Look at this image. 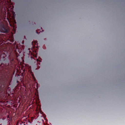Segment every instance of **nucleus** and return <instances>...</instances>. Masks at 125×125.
I'll return each instance as SVG.
<instances>
[{"mask_svg":"<svg viewBox=\"0 0 125 125\" xmlns=\"http://www.w3.org/2000/svg\"><path fill=\"white\" fill-rule=\"evenodd\" d=\"M4 65L3 63H2L0 65V71H4L3 69H4Z\"/></svg>","mask_w":125,"mask_h":125,"instance_id":"obj_1","label":"nucleus"},{"mask_svg":"<svg viewBox=\"0 0 125 125\" xmlns=\"http://www.w3.org/2000/svg\"><path fill=\"white\" fill-rule=\"evenodd\" d=\"M3 55H5V54H3Z\"/></svg>","mask_w":125,"mask_h":125,"instance_id":"obj_2","label":"nucleus"}]
</instances>
